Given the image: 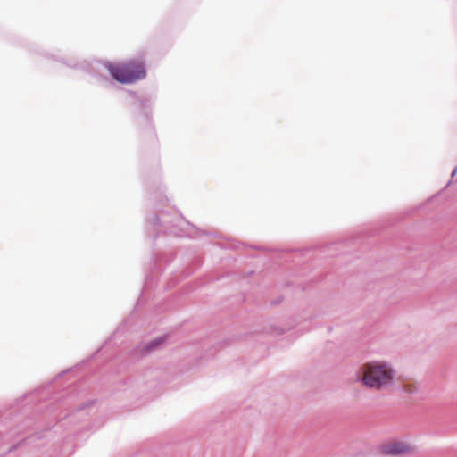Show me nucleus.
I'll return each mask as SVG.
<instances>
[{"label":"nucleus","mask_w":457,"mask_h":457,"mask_svg":"<svg viewBox=\"0 0 457 457\" xmlns=\"http://www.w3.org/2000/svg\"><path fill=\"white\" fill-rule=\"evenodd\" d=\"M393 379V369L386 361H369L358 371V381L369 388L382 389L391 385Z\"/></svg>","instance_id":"f03ea898"},{"label":"nucleus","mask_w":457,"mask_h":457,"mask_svg":"<svg viewBox=\"0 0 457 457\" xmlns=\"http://www.w3.org/2000/svg\"><path fill=\"white\" fill-rule=\"evenodd\" d=\"M402 401L405 399L406 403L408 401H412L415 399L414 395L418 392L417 386L411 383V381L403 380L402 378Z\"/></svg>","instance_id":"0eeeda50"},{"label":"nucleus","mask_w":457,"mask_h":457,"mask_svg":"<svg viewBox=\"0 0 457 457\" xmlns=\"http://www.w3.org/2000/svg\"><path fill=\"white\" fill-rule=\"evenodd\" d=\"M457 172V167L453 170L452 177H453Z\"/></svg>","instance_id":"ddd939ff"},{"label":"nucleus","mask_w":457,"mask_h":457,"mask_svg":"<svg viewBox=\"0 0 457 457\" xmlns=\"http://www.w3.org/2000/svg\"><path fill=\"white\" fill-rule=\"evenodd\" d=\"M15 448H16V446H12V447L10 449V451H11V450H14Z\"/></svg>","instance_id":"4468645a"},{"label":"nucleus","mask_w":457,"mask_h":457,"mask_svg":"<svg viewBox=\"0 0 457 457\" xmlns=\"http://www.w3.org/2000/svg\"><path fill=\"white\" fill-rule=\"evenodd\" d=\"M96 64L105 69L112 79L121 84H131L145 77V70L142 64L133 68L116 65L108 61H98Z\"/></svg>","instance_id":"7ed1b4c3"},{"label":"nucleus","mask_w":457,"mask_h":457,"mask_svg":"<svg viewBox=\"0 0 457 457\" xmlns=\"http://www.w3.org/2000/svg\"><path fill=\"white\" fill-rule=\"evenodd\" d=\"M94 405V402L93 401H87L85 403H83L79 409L77 410L78 412H80L86 409H88V408H91L92 406Z\"/></svg>","instance_id":"9b49d317"},{"label":"nucleus","mask_w":457,"mask_h":457,"mask_svg":"<svg viewBox=\"0 0 457 457\" xmlns=\"http://www.w3.org/2000/svg\"><path fill=\"white\" fill-rule=\"evenodd\" d=\"M93 76L96 78V82L103 87H108L112 84V80L107 75L96 72L93 74Z\"/></svg>","instance_id":"1a4fd4ad"},{"label":"nucleus","mask_w":457,"mask_h":457,"mask_svg":"<svg viewBox=\"0 0 457 457\" xmlns=\"http://www.w3.org/2000/svg\"><path fill=\"white\" fill-rule=\"evenodd\" d=\"M166 336H160L154 339H152L146 343L142 344L140 347V352L143 354H147L153 351H155L160 348V346L165 342Z\"/></svg>","instance_id":"423d86ee"},{"label":"nucleus","mask_w":457,"mask_h":457,"mask_svg":"<svg viewBox=\"0 0 457 457\" xmlns=\"http://www.w3.org/2000/svg\"><path fill=\"white\" fill-rule=\"evenodd\" d=\"M416 447L411 445L409 443L402 441V456L403 455H411L416 453Z\"/></svg>","instance_id":"9d476101"},{"label":"nucleus","mask_w":457,"mask_h":457,"mask_svg":"<svg viewBox=\"0 0 457 457\" xmlns=\"http://www.w3.org/2000/svg\"><path fill=\"white\" fill-rule=\"evenodd\" d=\"M165 197H161L160 201L162 202Z\"/></svg>","instance_id":"2eb2a0df"},{"label":"nucleus","mask_w":457,"mask_h":457,"mask_svg":"<svg viewBox=\"0 0 457 457\" xmlns=\"http://www.w3.org/2000/svg\"><path fill=\"white\" fill-rule=\"evenodd\" d=\"M190 224L185 220L178 211L168 207L166 210L157 209L146 218V231L150 237L156 238L161 234L175 237L187 236V228Z\"/></svg>","instance_id":"f257e3e1"},{"label":"nucleus","mask_w":457,"mask_h":457,"mask_svg":"<svg viewBox=\"0 0 457 457\" xmlns=\"http://www.w3.org/2000/svg\"><path fill=\"white\" fill-rule=\"evenodd\" d=\"M131 108L137 120L149 123L152 120L153 109L156 101V95L143 93L131 95Z\"/></svg>","instance_id":"20e7f679"},{"label":"nucleus","mask_w":457,"mask_h":457,"mask_svg":"<svg viewBox=\"0 0 457 457\" xmlns=\"http://www.w3.org/2000/svg\"><path fill=\"white\" fill-rule=\"evenodd\" d=\"M162 262H164V257L162 255L156 256L155 259H154V262L153 264V268L157 270L158 269V265L160 263H162Z\"/></svg>","instance_id":"f8f14e48"},{"label":"nucleus","mask_w":457,"mask_h":457,"mask_svg":"<svg viewBox=\"0 0 457 457\" xmlns=\"http://www.w3.org/2000/svg\"><path fill=\"white\" fill-rule=\"evenodd\" d=\"M378 452L383 456L400 455V441L383 443L379 445Z\"/></svg>","instance_id":"39448f33"},{"label":"nucleus","mask_w":457,"mask_h":457,"mask_svg":"<svg viewBox=\"0 0 457 457\" xmlns=\"http://www.w3.org/2000/svg\"><path fill=\"white\" fill-rule=\"evenodd\" d=\"M51 58L60 61L62 63H64L65 65H67L68 67H71L72 69H86L87 68V63L85 62H79V61L73 60V59H71V60L59 59V58H55L54 55Z\"/></svg>","instance_id":"6e6552de"}]
</instances>
